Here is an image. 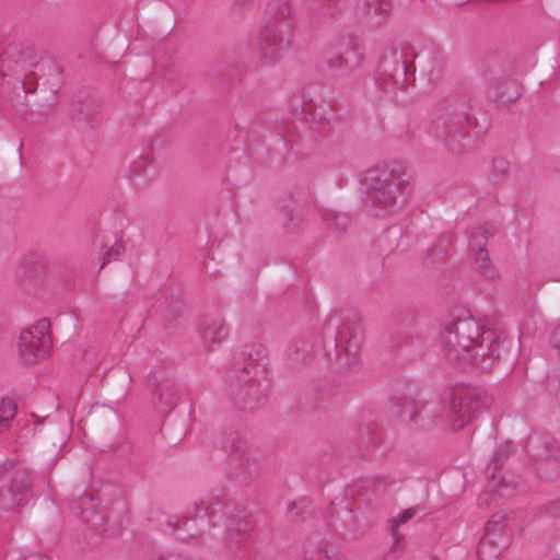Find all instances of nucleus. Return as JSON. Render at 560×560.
Returning a JSON list of instances; mask_svg holds the SVG:
<instances>
[{"label": "nucleus", "instance_id": "obj_21", "mask_svg": "<svg viewBox=\"0 0 560 560\" xmlns=\"http://www.w3.org/2000/svg\"><path fill=\"white\" fill-rule=\"evenodd\" d=\"M94 260L101 261L100 270L114 259H117L125 250V246L116 235L108 234L94 241Z\"/></svg>", "mask_w": 560, "mask_h": 560}, {"label": "nucleus", "instance_id": "obj_12", "mask_svg": "<svg viewBox=\"0 0 560 560\" xmlns=\"http://www.w3.org/2000/svg\"><path fill=\"white\" fill-rule=\"evenodd\" d=\"M469 126L468 114L460 108L448 107L440 113L431 122L433 137L455 150V143L464 137Z\"/></svg>", "mask_w": 560, "mask_h": 560}, {"label": "nucleus", "instance_id": "obj_19", "mask_svg": "<svg viewBox=\"0 0 560 560\" xmlns=\"http://www.w3.org/2000/svg\"><path fill=\"white\" fill-rule=\"evenodd\" d=\"M338 547L327 533H312L304 544L305 560H337Z\"/></svg>", "mask_w": 560, "mask_h": 560}, {"label": "nucleus", "instance_id": "obj_40", "mask_svg": "<svg viewBox=\"0 0 560 560\" xmlns=\"http://www.w3.org/2000/svg\"><path fill=\"white\" fill-rule=\"evenodd\" d=\"M440 245H441L440 243H439V244H436V245L432 248V250L430 252V254H429V255H430V257H431V259H432V260L434 259V256H439L440 254H442V253H445V252H446V249H444V248H442V247L440 248Z\"/></svg>", "mask_w": 560, "mask_h": 560}, {"label": "nucleus", "instance_id": "obj_27", "mask_svg": "<svg viewBox=\"0 0 560 560\" xmlns=\"http://www.w3.org/2000/svg\"><path fill=\"white\" fill-rule=\"evenodd\" d=\"M392 415L408 423L412 422L420 415V410L413 399L401 398L392 407Z\"/></svg>", "mask_w": 560, "mask_h": 560}, {"label": "nucleus", "instance_id": "obj_26", "mask_svg": "<svg viewBox=\"0 0 560 560\" xmlns=\"http://www.w3.org/2000/svg\"><path fill=\"white\" fill-rule=\"evenodd\" d=\"M312 350L313 345L308 339H294L288 345L287 355L292 364H301L311 357Z\"/></svg>", "mask_w": 560, "mask_h": 560}, {"label": "nucleus", "instance_id": "obj_8", "mask_svg": "<svg viewBox=\"0 0 560 560\" xmlns=\"http://www.w3.org/2000/svg\"><path fill=\"white\" fill-rule=\"evenodd\" d=\"M222 513V502L217 499L201 500L196 503L190 516H170L166 525L179 540L191 541L201 536L207 528L217 525Z\"/></svg>", "mask_w": 560, "mask_h": 560}, {"label": "nucleus", "instance_id": "obj_29", "mask_svg": "<svg viewBox=\"0 0 560 560\" xmlns=\"http://www.w3.org/2000/svg\"><path fill=\"white\" fill-rule=\"evenodd\" d=\"M420 508L419 506H413V508H409L407 510H405L404 512H401L398 516L396 517H393L388 521V527H389V530H390V534L393 536V539H394V546L393 548L397 549L400 541L402 540V536L397 532V528L407 523L409 520H411L412 517H415L418 512H419Z\"/></svg>", "mask_w": 560, "mask_h": 560}, {"label": "nucleus", "instance_id": "obj_10", "mask_svg": "<svg viewBox=\"0 0 560 560\" xmlns=\"http://www.w3.org/2000/svg\"><path fill=\"white\" fill-rule=\"evenodd\" d=\"M222 541L234 560H247L252 557L254 551L253 527L245 515L237 513L226 520Z\"/></svg>", "mask_w": 560, "mask_h": 560}, {"label": "nucleus", "instance_id": "obj_38", "mask_svg": "<svg viewBox=\"0 0 560 560\" xmlns=\"http://www.w3.org/2000/svg\"><path fill=\"white\" fill-rule=\"evenodd\" d=\"M548 510H549V514L551 516H555V517L560 516V499L556 500V501H552L549 504Z\"/></svg>", "mask_w": 560, "mask_h": 560}, {"label": "nucleus", "instance_id": "obj_18", "mask_svg": "<svg viewBox=\"0 0 560 560\" xmlns=\"http://www.w3.org/2000/svg\"><path fill=\"white\" fill-rule=\"evenodd\" d=\"M364 331L359 319H347L336 332V348L343 352L349 360H354L361 349Z\"/></svg>", "mask_w": 560, "mask_h": 560}, {"label": "nucleus", "instance_id": "obj_43", "mask_svg": "<svg viewBox=\"0 0 560 560\" xmlns=\"http://www.w3.org/2000/svg\"><path fill=\"white\" fill-rule=\"evenodd\" d=\"M3 472V468L0 466V475Z\"/></svg>", "mask_w": 560, "mask_h": 560}, {"label": "nucleus", "instance_id": "obj_17", "mask_svg": "<svg viewBox=\"0 0 560 560\" xmlns=\"http://www.w3.org/2000/svg\"><path fill=\"white\" fill-rule=\"evenodd\" d=\"M505 523L502 517L492 518L486 523L485 535L481 537L477 555L479 560H499V556L508 544V536H503Z\"/></svg>", "mask_w": 560, "mask_h": 560}, {"label": "nucleus", "instance_id": "obj_39", "mask_svg": "<svg viewBox=\"0 0 560 560\" xmlns=\"http://www.w3.org/2000/svg\"><path fill=\"white\" fill-rule=\"evenodd\" d=\"M25 560H50L47 556L34 552L25 557Z\"/></svg>", "mask_w": 560, "mask_h": 560}, {"label": "nucleus", "instance_id": "obj_3", "mask_svg": "<svg viewBox=\"0 0 560 560\" xmlns=\"http://www.w3.org/2000/svg\"><path fill=\"white\" fill-rule=\"evenodd\" d=\"M483 405L477 388L460 387L445 392L438 400L427 402L422 411L435 423L459 430L476 417Z\"/></svg>", "mask_w": 560, "mask_h": 560}, {"label": "nucleus", "instance_id": "obj_25", "mask_svg": "<svg viewBox=\"0 0 560 560\" xmlns=\"http://www.w3.org/2000/svg\"><path fill=\"white\" fill-rule=\"evenodd\" d=\"M322 221L334 232H343L352 224L351 217L346 212H338L332 209H322L319 211Z\"/></svg>", "mask_w": 560, "mask_h": 560}, {"label": "nucleus", "instance_id": "obj_13", "mask_svg": "<svg viewBox=\"0 0 560 560\" xmlns=\"http://www.w3.org/2000/svg\"><path fill=\"white\" fill-rule=\"evenodd\" d=\"M413 58L416 52L409 45H393L383 54L378 66L380 74L392 80L395 88H404L411 69L409 60Z\"/></svg>", "mask_w": 560, "mask_h": 560}, {"label": "nucleus", "instance_id": "obj_9", "mask_svg": "<svg viewBox=\"0 0 560 560\" xmlns=\"http://www.w3.org/2000/svg\"><path fill=\"white\" fill-rule=\"evenodd\" d=\"M512 72L503 61L493 58L483 67L482 81L486 93L494 102L511 103L521 95V85L511 79Z\"/></svg>", "mask_w": 560, "mask_h": 560}, {"label": "nucleus", "instance_id": "obj_28", "mask_svg": "<svg viewBox=\"0 0 560 560\" xmlns=\"http://www.w3.org/2000/svg\"><path fill=\"white\" fill-rule=\"evenodd\" d=\"M156 396L161 413L170 412L177 405V390L171 384L161 385L156 390Z\"/></svg>", "mask_w": 560, "mask_h": 560}, {"label": "nucleus", "instance_id": "obj_11", "mask_svg": "<svg viewBox=\"0 0 560 560\" xmlns=\"http://www.w3.org/2000/svg\"><path fill=\"white\" fill-rule=\"evenodd\" d=\"M51 346L50 322L42 318L21 331L18 348L23 361L33 364L44 358Z\"/></svg>", "mask_w": 560, "mask_h": 560}, {"label": "nucleus", "instance_id": "obj_14", "mask_svg": "<svg viewBox=\"0 0 560 560\" xmlns=\"http://www.w3.org/2000/svg\"><path fill=\"white\" fill-rule=\"evenodd\" d=\"M495 234V228L490 224L477 226L468 235V252L477 272L489 281H497L500 273L492 266L488 252L487 242Z\"/></svg>", "mask_w": 560, "mask_h": 560}, {"label": "nucleus", "instance_id": "obj_33", "mask_svg": "<svg viewBox=\"0 0 560 560\" xmlns=\"http://www.w3.org/2000/svg\"><path fill=\"white\" fill-rule=\"evenodd\" d=\"M509 168V163L504 159H498L493 162L492 171L489 174V179L492 184H499Z\"/></svg>", "mask_w": 560, "mask_h": 560}, {"label": "nucleus", "instance_id": "obj_2", "mask_svg": "<svg viewBox=\"0 0 560 560\" xmlns=\"http://www.w3.org/2000/svg\"><path fill=\"white\" fill-rule=\"evenodd\" d=\"M294 27L290 0H270L256 39L259 59L269 66L282 60L292 46Z\"/></svg>", "mask_w": 560, "mask_h": 560}, {"label": "nucleus", "instance_id": "obj_16", "mask_svg": "<svg viewBox=\"0 0 560 560\" xmlns=\"http://www.w3.org/2000/svg\"><path fill=\"white\" fill-rule=\"evenodd\" d=\"M363 50L357 42L348 38L347 44L327 58V66L338 78H346L355 72L362 65Z\"/></svg>", "mask_w": 560, "mask_h": 560}, {"label": "nucleus", "instance_id": "obj_22", "mask_svg": "<svg viewBox=\"0 0 560 560\" xmlns=\"http://www.w3.org/2000/svg\"><path fill=\"white\" fill-rule=\"evenodd\" d=\"M200 337L207 348L221 343L229 334V330L219 316L203 317L199 324Z\"/></svg>", "mask_w": 560, "mask_h": 560}, {"label": "nucleus", "instance_id": "obj_30", "mask_svg": "<svg viewBox=\"0 0 560 560\" xmlns=\"http://www.w3.org/2000/svg\"><path fill=\"white\" fill-rule=\"evenodd\" d=\"M18 407L11 398L0 399V432L8 430L16 416Z\"/></svg>", "mask_w": 560, "mask_h": 560}, {"label": "nucleus", "instance_id": "obj_1", "mask_svg": "<svg viewBox=\"0 0 560 560\" xmlns=\"http://www.w3.org/2000/svg\"><path fill=\"white\" fill-rule=\"evenodd\" d=\"M444 355L452 362L469 363L482 371L491 370L501 355V339L493 330H483L471 316L445 324L441 336Z\"/></svg>", "mask_w": 560, "mask_h": 560}, {"label": "nucleus", "instance_id": "obj_7", "mask_svg": "<svg viewBox=\"0 0 560 560\" xmlns=\"http://www.w3.org/2000/svg\"><path fill=\"white\" fill-rule=\"evenodd\" d=\"M222 451L229 464L228 477L236 486L250 483L259 474V452L236 433H230L222 442Z\"/></svg>", "mask_w": 560, "mask_h": 560}, {"label": "nucleus", "instance_id": "obj_42", "mask_svg": "<svg viewBox=\"0 0 560 560\" xmlns=\"http://www.w3.org/2000/svg\"><path fill=\"white\" fill-rule=\"evenodd\" d=\"M26 276H27V272H26V271H24V272L21 275V277H26Z\"/></svg>", "mask_w": 560, "mask_h": 560}, {"label": "nucleus", "instance_id": "obj_34", "mask_svg": "<svg viewBox=\"0 0 560 560\" xmlns=\"http://www.w3.org/2000/svg\"><path fill=\"white\" fill-rule=\"evenodd\" d=\"M432 68L429 72V81L435 82L441 77L444 69V59L438 52H432Z\"/></svg>", "mask_w": 560, "mask_h": 560}, {"label": "nucleus", "instance_id": "obj_4", "mask_svg": "<svg viewBox=\"0 0 560 560\" xmlns=\"http://www.w3.org/2000/svg\"><path fill=\"white\" fill-rule=\"evenodd\" d=\"M244 364L241 375L235 384L230 387L231 395L237 402L243 404L244 410H254L259 407L265 398L267 385L261 384L257 377L267 372L265 350L261 346H246L242 351Z\"/></svg>", "mask_w": 560, "mask_h": 560}, {"label": "nucleus", "instance_id": "obj_37", "mask_svg": "<svg viewBox=\"0 0 560 560\" xmlns=\"http://www.w3.org/2000/svg\"><path fill=\"white\" fill-rule=\"evenodd\" d=\"M151 560H189L185 555L175 551H167L155 555Z\"/></svg>", "mask_w": 560, "mask_h": 560}, {"label": "nucleus", "instance_id": "obj_35", "mask_svg": "<svg viewBox=\"0 0 560 560\" xmlns=\"http://www.w3.org/2000/svg\"><path fill=\"white\" fill-rule=\"evenodd\" d=\"M513 452V444L511 442H505L499 450H497L493 454V465L494 469L502 465V459L508 457Z\"/></svg>", "mask_w": 560, "mask_h": 560}, {"label": "nucleus", "instance_id": "obj_36", "mask_svg": "<svg viewBox=\"0 0 560 560\" xmlns=\"http://www.w3.org/2000/svg\"><path fill=\"white\" fill-rule=\"evenodd\" d=\"M308 504V501L306 499H302L300 501L292 502L288 508V513L295 520L304 521L305 516L301 515L299 511L295 512V510H304Z\"/></svg>", "mask_w": 560, "mask_h": 560}, {"label": "nucleus", "instance_id": "obj_32", "mask_svg": "<svg viewBox=\"0 0 560 560\" xmlns=\"http://www.w3.org/2000/svg\"><path fill=\"white\" fill-rule=\"evenodd\" d=\"M302 98H304V96H302ZM301 109L305 115V119L317 120L323 119L325 116L323 107L320 106V110H318L317 105L311 98L302 101Z\"/></svg>", "mask_w": 560, "mask_h": 560}, {"label": "nucleus", "instance_id": "obj_24", "mask_svg": "<svg viewBox=\"0 0 560 560\" xmlns=\"http://www.w3.org/2000/svg\"><path fill=\"white\" fill-rule=\"evenodd\" d=\"M341 0H302L310 22L324 23L337 12V4Z\"/></svg>", "mask_w": 560, "mask_h": 560}, {"label": "nucleus", "instance_id": "obj_41", "mask_svg": "<svg viewBox=\"0 0 560 560\" xmlns=\"http://www.w3.org/2000/svg\"><path fill=\"white\" fill-rule=\"evenodd\" d=\"M35 258H36V256H35V255H32V254H31V255L25 256V257L22 259V261H21V266H22V267H26V266H28V265H30V264H31Z\"/></svg>", "mask_w": 560, "mask_h": 560}, {"label": "nucleus", "instance_id": "obj_31", "mask_svg": "<svg viewBox=\"0 0 560 560\" xmlns=\"http://www.w3.org/2000/svg\"><path fill=\"white\" fill-rule=\"evenodd\" d=\"M537 444H540L539 439H530L528 442V447H529L528 452L535 459H537V460L546 459L547 460V459L557 457V451L553 448V446L549 440H546L544 442V444L546 445V451L544 453L535 452Z\"/></svg>", "mask_w": 560, "mask_h": 560}, {"label": "nucleus", "instance_id": "obj_20", "mask_svg": "<svg viewBox=\"0 0 560 560\" xmlns=\"http://www.w3.org/2000/svg\"><path fill=\"white\" fill-rule=\"evenodd\" d=\"M72 510L79 514L82 522L86 523L92 529L96 532H108V518L98 509V504L94 499L86 493L80 495L79 501L72 506Z\"/></svg>", "mask_w": 560, "mask_h": 560}, {"label": "nucleus", "instance_id": "obj_6", "mask_svg": "<svg viewBox=\"0 0 560 560\" xmlns=\"http://www.w3.org/2000/svg\"><path fill=\"white\" fill-rule=\"evenodd\" d=\"M38 59L32 46L15 44L8 47L0 56V94L7 85L24 93L32 91L30 85L35 81L33 77Z\"/></svg>", "mask_w": 560, "mask_h": 560}, {"label": "nucleus", "instance_id": "obj_23", "mask_svg": "<svg viewBox=\"0 0 560 560\" xmlns=\"http://www.w3.org/2000/svg\"><path fill=\"white\" fill-rule=\"evenodd\" d=\"M392 8V0H361V19L369 25L381 24Z\"/></svg>", "mask_w": 560, "mask_h": 560}, {"label": "nucleus", "instance_id": "obj_5", "mask_svg": "<svg viewBox=\"0 0 560 560\" xmlns=\"http://www.w3.org/2000/svg\"><path fill=\"white\" fill-rule=\"evenodd\" d=\"M366 202L374 209V215H383L404 203L408 194V183L401 175L385 170H370L362 179Z\"/></svg>", "mask_w": 560, "mask_h": 560}, {"label": "nucleus", "instance_id": "obj_15", "mask_svg": "<svg viewBox=\"0 0 560 560\" xmlns=\"http://www.w3.org/2000/svg\"><path fill=\"white\" fill-rule=\"evenodd\" d=\"M32 498V476L26 471L16 472L10 483L0 488V509L13 512L28 503Z\"/></svg>", "mask_w": 560, "mask_h": 560}]
</instances>
